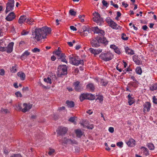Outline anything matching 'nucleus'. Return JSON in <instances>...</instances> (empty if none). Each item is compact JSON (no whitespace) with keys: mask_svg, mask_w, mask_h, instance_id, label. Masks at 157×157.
I'll return each instance as SVG.
<instances>
[{"mask_svg":"<svg viewBox=\"0 0 157 157\" xmlns=\"http://www.w3.org/2000/svg\"><path fill=\"white\" fill-rule=\"evenodd\" d=\"M141 149L142 151H144V154L146 155H148L149 154L148 150L147 148L144 147H142Z\"/></svg>","mask_w":157,"mask_h":157,"instance_id":"nucleus-36","label":"nucleus"},{"mask_svg":"<svg viewBox=\"0 0 157 157\" xmlns=\"http://www.w3.org/2000/svg\"><path fill=\"white\" fill-rule=\"evenodd\" d=\"M29 32L25 31H23L21 33V35H25L28 34Z\"/></svg>","mask_w":157,"mask_h":157,"instance_id":"nucleus-61","label":"nucleus"},{"mask_svg":"<svg viewBox=\"0 0 157 157\" xmlns=\"http://www.w3.org/2000/svg\"><path fill=\"white\" fill-rule=\"evenodd\" d=\"M124 49L126 53L128 55H133L134 54V51L128 47H125Z\"/></svg>","mask_w":157,"mask_h":157,"instance_id":"nucleus-25","label":"nucleus"},{"mask_svg":"<svg viewBox=\"0 0 157 157\" xmlns=\"http://www.w3.org/2000/svg\"><path fill=\"white\" fill-rule=\"evenodd\" d=\"M99 56L101 59L106 62L111 60L113 57V55L111 53L108 52H102Z\"/></svg>","mask_w":157,"mask_h":157,"instance_id":"nucleus-3","label":"nucleus"},{"mask_svg":"<svg viewBox=\"0 0 157 157\" xmlns=\"http://www.w3.org/2000/svg\"><path fill=\"white\" fill-rule=\"evenodd\" d=\"M15 94L17 97H22V95L21 93L19 91H17L15 92Z\"/></svg>","mask_w":157,"mask_h":157,"instance_id":"nucleus-48","label":"nucleus"},{"mask_svg":"<svg viewBox=\"0 0 157 157\" xmlns=\"http://www.w3.org/2000/svg\"><path fill=\"white\" fill-rule=\"evenodd\" d=\"M99 41L100 43L104 44H107L108 43V41H107L105 37H100L98 38Z\"/></svg>","mask_w":157,"mask_h":157,"instance_id":"nucleus-24","label":"nucleus"},{"mask_svg":"<svg viewBox=\"0 0 157 157\" xmlns=\"http://www.w3.org/2000/svg\"><path fill=\"white\" fill-rule=\"evenodd\" d=\"M70 62L71 64L76 66L78 65L79 64H83V60H78L75 57L69 56Z\"/></svg>","mask_w":157,"mask_h":157,"instance_id":"nucleus-6","label":"nucleus"},{"mask_svg":"<svg viewBox=\"0 0 157 157\" xmlns=\"http://www.w3.org/2000/svg\"><path fill=\"white\" fill-rule=\"evenodd\" d=\"M23 106L24 108L22 109L21 111L24 113H25L31 109L32 105L30 104H27L26 103H24Z\"/></svg>","mask_w":157,"mask_h":157,"instance_id":"nucleus-14","label":"nucleus"},{"mask_svg":"<svg viewBox=\"0 0 157 157\" xmlns=\"http://www.w3.org/2000/svg\"><path fill=\"white\" fill-rule=\"evenodd\" d=\"M101 29H99L97 26L94 27L93 28V31L95 33L97 34L99 33L100 32L99 31H101Z\"/></svg>","mask_w":157,"mask_h":157,"instance_id":"nucleus-38","label":"nucleus"},{"mask_svg":"<svg viewBox=\"0 0 157 157\" xmlns=\"http://www.w3.org/2000/svg\"><path fill=\"white\" fill-rule=\"evenodd\" d=\"M1 111L2 112H4L6 113H7L8 112V110L7 109H2Z\"/></svg>","mask_w":157,"mask_h":157,"instance_id":"nucleus-62","label":"nucleus"},{"mask_svg":"<svg viewBox=\"0 0 157 157\" xmlns=\"http://www.w3.org/2000/svg\"><path fill=\"white\" fill-rule=\"evenodd\" d=\"M70 28L73 31H76L77 29L74 26H70Z\"/></svg>","mask_w":157,"mask_h":157,"instance_id":"nucleus-59","label":"nucleus"},{"mask_svg":"<svg viewBox=\"0 0 157 157\" xmlns=\"http://www.w3.org/2000/svg\"><path fill=\"white\" fill-rule=\"evenodd\" d=\"M117 46L114 44H112L110 45V48L114 50V51L117 48Z\"/></svg>","mask_w":157,"mask_h":157,"instance_id":"nucleus-55","label":"nucleus"},{"mask_svg":"<svg viewBox=\"0 0 157 157\" xmlns=\"http://www.w3.org/2000/svg\"><path fill=\"white\" fill-rule=\"evenodd\" d=\"M108 82L106 80H102L101 81V84L104 86H106Z\"/></svg>","mask_w":157,"mask_h":157,"instance_id":"nucleus-44","label":"nucleus"},{"mask_svg":"<svg viewBox=\"0 0 157 157\" xmlns=\"http://www.w3.org/2000/svg\"><path fill=\"white\" fill-rule=\"evenodd\" d=\"M25 21L28 24L31 25L33 24L34 20L33 19L30 18H27L26 16L23 15L20 17L18 20V22L20 24H22Z\"/></svg>","mask_w":157,"mask_h":157,"instance_id":"nucleus-5","label":"nucleus"},{"mask_svg":"<svg viewBox=\"0 0 157 157\" xmlns=\"http://www.w3.org/2000/svg\"><path fill=\"white\" fill-rule=\"evenodd\" d=\"M94 17L93 18V20L96 22L98 25H101L102 22V19L101 17L100 14L97 12H95L93 13Z\"/></svg>","mask_w":157,"mask_h":157,"instance_id":"nucleus-7","label":"nucleus"},{"mask_svg":"<svg viewBox=\"0 0 157 157\" xmlns=\"http://www.w3.org/2000/svg\"><path fill=\"white\" fill-rule=\"evenodd\" d=\"M128 103L129 105H131L135 102L134 98L131 97V95L129 94L128 95Z\"/></svg>","mask_w":157,"mask_h":157,"instance_id":"nucleus-21","label":"nucleus"},{"mask_svg":"<svg viewBox=\"0 0 157 157\" xmlns=\"http://www.w3.org/2000/svg\"><path fill=\"white\" fill-rule=\"evenodd\" d=\"M102 3L103 6L106 7H107L108 6V3L105 0H103L102 1Z\"/></svg>","mask_w":157,"mask_h":157,"instance_id":"nucleus-52","label":"nucleus"},{"mask_svg":"<svg viewBox=\"0 0 157 157\" xmlns=\"http://www.w3.org/2000/svg\"><path fill=\"white\" fill-rule=\"evenodd\" d=\"M136 71L137 74L141 75L142 73V70L141 67H136Z\"/></svg>","mask_w":157,"mask_h":157,"instance_id":"nucleus-35","label":"nucleus"},{"mask_svg":"<svg viewBox=\"0 0 157 157\" xmlns=\"http://www.w3.org/2000/svg\"><path fill=\"white\" fill-rule=\"evenodd\" d=\"M30 54V52L28 51H25L21 55V59L22 60H25Z\"/></svg>","mask_w":157,"mask_h":157,"instance_id":"nucleus-20","label":"nucleus"},{"mask_svg":"<svg viewBox=\"0 0 157 157\" xmlns=\"http://www.w3.org/2000/svg\"><path fill=\"white\" fill-rule=\"evenodd\" d=\"M40 51V50L36 48H35L32 50V52L34 53L39 52Z\"/></svg>","mask_w":157,"mask_h":157,"instance_id":"nucleus-51","label":"nucleus"},{"mask_svg":"<svg viewBox=\"0 0 157 157\" xmlns=\"http://www.w3.org/2000/svg\"><path fill=\"white\" fill-rule=\"evenodd\" d=\"M75 132L76 134L77 137H80L83 134L82 132L80 129L76 130Z\"/></svg>","mask_w":157,"mask_h":157,"instance_id":"nucleus-31","label":"nucleus"},{"mask_svg":"<svg viewBox=\"0 0 157 157\" xmlns=\"http://www.w3.org/2000/svg\"><path fill=\"white\" fill-rule=\"evenodd\" d=\"M66 104H67V105L68 107L72 108L74 107V103L72 101H66Z\"/></svg>","mask_w":157,"mask_h":157,"instance_id":"nucleus-32","label":"nucleus"},{"mask_svg":"<svg viewBox=\"0 0 157 157\" xmlns=\"http://www.w3.org/2000/svg\"><path fill=\"white\" fill-rule=\"evenodd\" d=\"M5 44L3 40H0V51H5L6 48H5Z\"/></svg>","mask_w":157,"mask_h":157,"instance_id":"nucleus-23","label":"nucleus"},{"mask_svg":"<svg viewBox=\"0 0 157 157\" xmlns=\"http://www.w3.org/2000/svg\"><path fill=\"white\" fill-rule=\"evenodd\" d=\"M73 85L75 89L77 91H80L83 88L81 84H80V82L78 81H76L74 82Z\"/></svg>","mask_w":157,"mask_h":157,"instance_id":"nucleus-16","label":"nucleus"},{"mask_svg":"<svg viewBox=\"0 0 157 157\" xmlns=\"http://www.w3.org/2000/svg\"><path fill=\"white\" fill-rule=\"evenodd\" d=\"M67 131V128L65 127H61L59 130V133L61 135H62L66 133Z\"/></svg>","mask_w":157,"mask_h":157,"instance_id":"nucleus-22","label":"nucleus"},{"mask_svg":"<svg viewBox=\"0 0 157 157\" xmlns=\"http://www.w3.org/2000/svg\"><path fill=\"white\" fill-rule=\"evenodd\" d=\"M81 48V46L80 45H76L75 47V49L77 50H78L79 49Z\"/></svg>","mask_w":157,"mask_h":157,"instance_id":"nucleus-64","label":"nucleus"},{"mask_svg":"<svg viewBox=\"0 0 157 157\" xmlns=\"http://www.w3.org/2000/svg\"><path fill=\"white\" fill-rule=\"evenodd\" d=\"M44 82L47 83L51 84L52 83V79L49 77H48L47 78H44Z\"/></svg>","mask_w":157,"mask_h":157,"instance_id":"nucleus-37","label":"nucleus"},{"mask_svg":"<svg viewBox=\"0 0 157 157\" xmlns=\"http://www.w3.org/2000/svg\"><path fill=\"white\" fill-rule=\"evenodd\" d=\"M5 71L3 69L0 70V75L3 76L5 75Z\"/></svg>","mask_w":157,"mask_h":157,"instance_id":"nucleus-54","label":"nucleus"},{"mask_svg":"<svg viewBox=\"0 0 157 157\" xmlns=\"http://www.w3.org/2000/svg\"><path fill=\"white\" fill-rule=\"evenodd\" d=\"M67 68L66 65H59L58 68L57 75L60 77L62 75L67 74Z\"/></svg>","mask_w":157,"mask_h":157,"instance_id":"nucleus-4","label":"nucleus"},{"mask_svg":"<svg viewBox=\"0 0 157 157\" xmlns=\"http://www.w3.org/2000/svg\"><path fill=\"white\" fill-rule=\"evenodd\" d=\"M147 146L150 150H152L154 149V146L153 144L150 143L148 144Z\"/></svg>","mask_w":157,"mask_h":157,"instance_id":"nucleus-39","label":"nucleus"},{"mask_svg":"<svg viewBox=\"0 0 157 157\" xmlns=\"http://www.w3.org/2000/svg\"><path fill=\"white\" fill-rule=\"evenodd\" d=\"M14 43L11 42L8 45L7 47H6V49L5 51H6L8 53H10L12 52L13 50Z\"/></svg>","mask_w":157,"mask_h":157,"instance_id":"nucleus-15","label":"nucleus"},{"mask_svg":"<svg viewBox=\"0 0 157 157\" xmlns=\"http://www.w3.org/2000/svg\"><path fill=\"white\" fill-rule=\"evenodd\" d=\"M14 6V0H9L8 2L6 4V13H8L10 11H12Z\"/></svg>","mask_w":157,"mask_h":157,"instance_id":"nucleus-9","label":"nucleus"},{"mask_svg":"<svg viewBox=\"0 0 157 157\" xmlns=\"http://www.w3.org/2000/svg\"><path fill=\"white\" fill-rule=\"evenodd\" d=\"M75 118L73 117H71L69 120L70 121L72 122H74L75 121Z\"/></svg>","mask_w":157,"mask_h":157,"instance_id":"nucleus-57","label":"nucleus"},{"mask_svg":"<svg viewBox=\"0 0 157 157\" xmlns=\"http://www.w3.org/2000/svg\"><path fill=\"white\" fill-rule=\"evenodd\" d=\"M83 29V32L80 33V34L84 36L88 35V34L90 33L91 32V29L88 27L86 26H84L82 27Z\"/></svg>","mask_w":157,"mask_h":157,"instance_id":"nucleus-11","label":"nucleus"},{"mask_svg":"<svg viewBox=\"0 0 157 157\" xmlns=\"http://www.w3.org/2000/svg\"><path fill=\"white\" fill-rule=\"evenodd\" d=\"M61 56L59 57V59H60V60L62 62L65 63H67V61L66 59V56L64 54H62L61 55Z\"/></svg>","mask_w":157,"mask_h":157,"instance_id":"nucleus-29","label":"nucleus"},{"mask_svg":"<svg viewBox=\"0 0 157 157\" xmlns=\"http://www.w3.org/2000/svg\"><path fill=\"white\" fill-rule=\"evenodd\" d=\"M10 157H22V156L19 154H14L13 155H12Z\"/></svg>","mask_w":157,"mask_h":157,"instance_id":"nucleus-58","label":"nucleus"},{"mask_svg":"<svg viewBox=\"0 0 157 157\" xmlns=\"http://www.w3.org/2000/svg\"><path fill=\"white\" fill-rule=\"evenodd\" d=\"M79 98L81 101L85 99L93 100L95 99V97L90 93L83 94L81 95Z\"/></svg>","mask_w":157,"mask_h":157,"instance_id":"nucleus-8","label":"nucleus"},{"mask_svg":"<svg viewBox=\"0 0 157 157\" xmlns=\"http://www.w3.org/2000/svg\"><path fill=\"white\" fill-rule=\"evenodd\" d=\"M114 51L118 54H120L121 53V52L120 50V49L117 47V48L114 50Z\"/></svg>","mask_w":157,"mask_h":157,"instance_id":"nucleus-47","label":"nucleus"},{"mask_svg":"<svg viewBox=\"0 0 157 157\" xmlns=\"http://www.w3.org/2000/svg\"><path fill=\"white\" fill-rule=\"evenodd\" d=\"M59 142L62 143L66 144H77V142L75 140L70 139L66 137L63 138L61 140H59Z\"/></svg>","mask_w":157,"mask_h":157,"instance_id":"nucleus-10","label":"nucleus"},{"mask_svg":"<svg viewBox=\"0 0 157 157\" xmlns=\"http://www.w3.org/2000/svg\"><path fill=\"white\" fill-rule=\"evenodd\" d=\"M103 97L101 95H98L97 97V99L98 100L99 102H100L103 101Z\"/></svg>","mask_w":157,"mask_h":157,"instance_id":"nucleus-46","label":"nucleus"},{"mask_svg":"<svg viewBox=\"0 0 157 157\" xmlns=\"http://www.w3.org/2000/svg\"><path fill=\"white\" fill-rule=\"evenodd\" d=\"M153 102L156 104H157V98H155V96H154L152 98Z\"/></svg>","mask_w":157,"mask_h":157,"instance_id":"nucleus-53","label":"nucleus"},{"mask_svg":"<svg viewBox=\"0 0 157 157\" xmlns=\"http://www.w3.org/2000/svg\"><path fill=\"white\" fill-rule=\"evenodd\" d=\"M122 5L124 6V7H125V8H126L127 7L128 5V4H127V3H125L124 2H122Z\"/></svg>","mask_w":157,"mask_h":157,"instance_id":"nucleus-60","label":"nucleus"},{"mask_svg":"<svg viewBox=\"0 0 157 157\" xmlns=\"http://www.w3.org/2000/svg\"><path fill=\"white\" fill-rule=\"evenodd\" d=\"M126 143L128 146L130 147H133L135 145V140L132 138L130 139Z\"/></svg>","mask_w":157,"mask_h":157,"instance_id":"nucleus-26","label":"nucleus"},{"mask_svg":"<svg viewBox=\"0 0 157 157\" xmlns=\"http://www.w3.org/2000/svg\"><path fill=\"white\" fill-rule=\"evenodd\" d=\"M106 22L108 23L109 26L112 29L118 30L121 29L122 27L118 25L116 22H114L111 18L108 17L105 19Z\"/></svg>","mask_w":157,"mask_h":157,"instance_id":"nucleus-2","label":"nucleus"},{"mask_svg":"<svg viewBox=\"0 0 157 157\" xmlns=\"http://www.w3.org/2000/svg\"><path fill=\"white\" fill-rule=\"evenodd\" d=\"M63 53H61V52L59 50V47L58 48L57 50L55 52V54L58 57H60Z\"/></svg>","mask_w":157,"mask_h":157,"instance_id":"nucleus-40","label":"nucleus"},{"mask_svg":"<svg viewBox=\"0 0 157 157\" xmlns=\"http://www.w3.org/2000/svg\"><path fill=\"white\" fill-rule=\"evenodd\" d=\"M51 29L50 28L43 27L41 28L34 27L32 30L33 39L39 41L42 39L46 38L47 35L51 33Z\"/></svg>","mask_w":157,"mask_h":157,"instance_id":"nucleus-1","label":"nucleus"},{"mask_svg":"<svg viewBox=\"0 0 157 157\" xmlns=\"http://www.w3.org/2000/svg\"><path fill=\"white\" fill-rule=\"evenodd\" d=\"M55 152V150L53 149H49V151L48 152V154L50 155H53Z\"/></svg>","mask_w":157,"mask_h":157,"instance_id":"nucleus-41","label":"nucleus"},{"mask_svg":"<svg viewBox=\"0 0 157 157\" xmlns=\"http://www.w3.org/2000/svg\"><path fill=\"white\" fill-rule=\"evenodd\" d=\"M123 143L122 142H120L117 143V145L120 147H122L123 146Z\"/></svg>","mask_w":157,"mask_h":157,"instance_id":"nucleus-49","label":"nucleus"},{"mask_svg":"<svg viewBox=\"0 0 157 157\" xmlns=\"http://www.w3.org/2000/svg\"><path fill=\"white\" fill-rule=\"evenodd\" d=\"M150 89L152 91H154L157 90V83L152 84L150 87Z\"/></svg>","mask_w":157,"mask_h":157,"instance_id":"nucleus-33","label":"nucleus"},{"mask_svg":"<svg viewBox=\"0 0 157 157\" xmlns=\"http://www.w3.org/2000/svg\"><path fill=\"white\" fill-rule=\"evenodd\" d=\"M90 52L94 55H98L101 52L102 50L101 48L94 49L92 48L89 49Z\"/></svg>","mask_w":157,"mask_h":157,"instance_id":"nucleus-18","label":"nucleus"},{"mask_svg":"<svg viewBox=\"0 0 157 157\" xmlns=\"http://www.w3.org/2000/svg\"><path fill=\"white\" fill-rule=\"evenodd\" d=\"M109 131L111 133H113L114 131V128L112 127H110L109 128Z\"/></svg>","mask_w":157,"mask_h":157,"instance_id":"nucleus-56","label":"nucleus"},{"mask_svg":"<svg viewBox=\"0 0 157 157\" xmlns=\"http://www.w3.org/2000/svg\"><path fill=\"white\" fill-rule=\"evenodd\" d=\"M90 44L93 47H98L100 45L98 38L93 39L90 41Z\"/></svg>","mask_w":157,"mask_h":157,"instance_id":"nucleus-12","label":"nucleus"},{"mask_svg":"<svg viewBox=\"0 0 157 157\" xmlns=\"http://www.w3.org/2000/svg\"><path fill=\"white\" fill-rule=\"evenodd\" d=\"M87 89L90 91H93L94 89V85L92 83H90L86 86Z\"/></svg>","mask_w":157,"mask_h":157,"instance_id":"nucleus-27","label":"nucleus"},{"mask_svg":"<svg viewBox=\"0 0 157 157\" xmlns=\"http://www.w3.org/2000/svg\"><path fill=\"white\" fill-rule=\"evenodd\" d=\"M15 17V15L13 12L9 13L6 17V19L8 21H11L14 19Z\"/></svg>","mask_w":157,"mask_h":157,"instance_id":"nucleus-17","label":"nucleus"},{"mask_svg":"<svg viewBox=\"0 0 157 157\" xmlns=\"http://www.w3.org/2000/svg\"><path fill=\"white\" fill-rule=\"evenodd\" d=\"M17 65L16 64H14L13 66L10 68V71L12 73H15L17 71Z\"/></svg>","mask_w":157,"mask_h":157,"instance_id":"nucleus-34","label":"nucleus"},{"mask_svg":"<svg viewBox=\"0 0 157 157\" xmlns=\"http://www.w3.org/2000/svg\"><path fill=\"white\" fill-rule=\"evenodd\" d=\"M93 111L91 110H89L86 112V113L89 115H91L93 113Z\"/></svg>","mask_w":157,"mask_h":157,"instance_id":"nucleus-63","label":"nucleus"},{"mask_svg":"<svg viewBox=\"0 0 157 157\" xmlns=\"http://www.w3.org/2000/svg\"><path fill=\"white\" fill-rule=\"evenodd\" d=\"M133 59L135 63L139 65L140 63V61L138 59L137 56L134 55L133 57Z\"/></svg>","mask_w":157,"mask_h":157,"instance_id":"nucleus-30","label":"nucleus"},{"mask_svg":"<svg viewBox=\"0 0 157 157\" xmlns=\"http://www.w3.org/2000/svg\"><path fill=\"white\" fill-rule=\"evenodd\" d=\"M121 38L123 40H128V37L126 36L125 33H123L121 34Z\"/></svg>","mask_w":157,"mask_h":157,"instance_id":"nucleus-43","label":"nucleus"},{"mask_svg":"<svg viewBox=\"0 0 157 157\" xmlns=\"http://www.w3.org/2000/svg\"><path fill=\"white\" fill-rule=\"evenodd\" d=\"M17 75L18 77H20V79L21 80H24L25 78V74L22 72H20L17 73Z\"/></svg>","mask_w":157,"mask_h":157,"instance_id":"nucleus-28","label":"nucleus"},{"mask_svg":"<svg viewBox=\"0 0 157 157\" xmlns=\"http://www.w3.org/2000/svg\"><path fill=\"white\" fill-rule=\"evenodd\" d=\"M143 111L144 113L146 112H148L150 111L151 105L149 102H146L143 105Z\"/></svg>","mask_w":157,"mask_h":157,"instance_id":"nucleus-13","label":"nucleus"},{"mask_svg":"<svg viewBox=\"0 0 157 157\" xmlns=\"http://www.w3.org/2000/svg\"><path fill=\"white\" fill-rule=\"evenodd\" d=\"M100 32L99 33H98V35L100 36H104L105 35V31L102 30L101 29V31H99Z\"/></svg>","mask_w":157,"mask_h":157,"instance_id":"nucleus-50","label":"nucleus"},{"mask_svg":"<svg viewBox=\"0 0 157 157\" xmlns=\"http://www.w3.org/2000/svg\"><path fill=\"white\" fill-rule=\"evenodd\" d=\"M69 13L71 15L75 16L76 14V12L73 9H71L69 11Z\"/></svg>","mask_w":157,"mask_h":157,"instance_id":"nucleus-45","label":"nucleus"},{"mask_svg":"<svg viewBox=\"0 0 157 157\" xmlns=\"http://www.w3.org/2000/svg\"><path fill=\"white\" fill-rule=\"evenodd\" d=\"M81 124L84 128H86L88 129H91L94 128V126L93 124H87V123L86 121L82 122V123H81Z\"/></svg>","mask_w":157,"mask_h":157,"instance_id":"nucleus-19","label":"nucleus"},{"mask_svg":"<svg viewBox=\"0 0 157 157\" xmlns=\"http://www.w3.org/2000/svg\"><path fill=\"white\" fill-rule=\"evenodd\" d=\"M21 104H19L17 105H16L15 107V109L16 110H18V111H21V110L22 109V107L21 106Z\"/></svg>","mask_w":157,"mask_h":157,"instance_id":"nucleus-42","label":"nucleus"}]
</instances>
